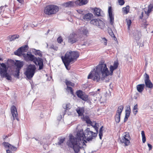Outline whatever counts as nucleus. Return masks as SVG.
Masks as SVG:
<instances>
[{"mask_svg": "<svg viewBox=\"0 0 153 153\" xmlns=\"http://www.w3.org/2000/svg\"><path fill=\"white\" fill-rule=\"evenodd\" d=\"M28 49V47L27 45L22 46L14 52V54L19 56H23V55L24 54L23 53L27 52Z\"/></svg>", "mask_w": 153, "mask_h": 153, "instance_id": "nucleus-11", "label": "nucleus"}, {"mask_svg": "<svg viewBox=\"0 0 153 153\" xmlns=\"http://www.w3.org/2000/svg\"><path fill=\"white\" fill-rule=\"evenodd\" d=\"M0 60L2 61L3 59L0 57ZM1 68H0V74L1 77H6L7 80L11 79V76L7 73L8 68L6 65L4 63H0Z\"/></svg>", "mask_w": 153, "mask_h": 153, "instance_id": "nucleus-6", "label": "nucleus"}, {"mask_svg": "<svg viewBox=\"0 0 153 153\" xmlns=\"http://www.w3.org/2000/svg\"><path fill=\"white\" fill-rule=\"evenodd\" d=\"M35 73L26 69L25 74L29 79H31L34 76Z\"/></svg>", "mask_w": 153, "mask_h": 153, "instance_id": "nucleus-18", "label": "nucleus"}, {"mask_svg": "<svg viewBox=\"0 0 153 153\" xmlns=\"http://www.w3.org/2000/svg\"><path fill=\"white\" fill-rule=\"evenodd\" d=\"M75 4V2L71 1L63 3L62 6L65 7H74Z\"/></svg>", "mask_w": 153, "mask_h": 153, "instance_id": "nucleus-16", "label": "nucleus"}, {"mask_svg": "<svg viewBox=\"0 0 153 153\" xmlns=\"http://www.w3.org/2000/svg\"><path fill=\"white\" fill-rule=\"evenodd\" d=\"M108 13L109 16L113 15L112 7L111 6H110L108 7Z\"/></svg>", "mask_w": 153, "mask_h": 153, "instance_id": "nucleus-40", "label": "nucleus"}, {"mask_svg": "<svg viewBox=\"0 0 153 153\" xmlns=\"http://www.w3.org/2000/svg\"><path fill=\"white\" fill-rule=\"evenodd\" d=\"M153 9V3L150 4L148 7L147 10H144L145 13L147 16L146 18L149 16L150 13L152 11Z\"/></svg>", "mask_w": 153, "mask_h": 153, "instance_id": "nucleus-17", "label": "nucleus"}, {"mask_svg": "<svg viewBox=\"0 0 153 153\" xmlns=\"http://www.w3.org/2000/svg\"><path fill=\"white\" fill-rule=\"evenodd\" d=\"M103 128V126H102L100 128V129L99 130V136L100 137V139H102V131L103 130L102 128Z\"/></svg>", "mask_w": 153, "mask_h": 153, "instance_id": "nucleus-36", "label": "nucleus"}, {"mask_svg": "<svg viewBox=\"0 0 153 153\" xmlns=\"http://www.w3.org/2000/svg\"><path fill=\"white\" fill-rule=\"evenodd\" d=\"M79 56V53L78 52L70 51H67L65 56H62L61 58L66 68L69 70L70 68L68 69V67L70 63L76 61Z\"/></svg>", "mask_w": 153, "mask_h": 153, "instance_id": "nucleus-3", "label": "nucleus"}, {"mask_svg": "<svg viewBox=\"0 0 153 153\" xmlns=\"http://www.w3.org/2000/svg\"><path fill=\"white\" fill-rule=\"evenodd\" d=\"M26 69L35 73L36 68L35 65L30 64L27 66Z\"/></svg>", "mask_w": 153, "mask_h": 153, "instance_id": "nucleus-20", "label": "nucleus"}, {"mask_svg": "<svg viewBox=\"0 0 153 153\" xmlns=\"http://www.w3.org/2000/svg\"><path fill=\"white\" fill-rule=\"evenodd\" d=\"M109 34L112 37H114V35L112 31H111V32L109 33Z\"/></svg>", "mask_w": 153, "mask_h": 153, "instance_id": "nucleus-48", "label": "nucleus"}, {"mask_svg": "<svg viewBox=\"0 0 153 153\" xmlns=\"http://www.w3.org/2000/svg\"><path fill=\"white\" fill-rule=\"evenodd\" d=\"M138 111V105L136 104L134 107L133 110V111L134 114L136 115Z\"/></svg>", "mask_w": 153, "mask_h": 153, "instance_id": "nucleus-32", "label": "nucleus"}, {"mask_svg": "<svg viewBox=\"0 0 153 153\" xmlns=\"http://www.w3.org/2000/svg\"><path fill=\"white\" fill-rule=\"evenodd\" d=\"M15 65L16 66L18 69H19L20 70L23 66L22 62L19 61H17L15 63Z\"/></svg>", "mask_w": 153, "mask_h": 153, "instance_id": "nucleus-28", "label": "nucleus"}, {"mask_svg": "<svg viewBox=\"0 0 153 153\" xmlns=\"http://www.w3.org/2000/svg\"><path fill=\"white\" fill-rule=\"evenodd\" d=\"M23 56L26 61H30L33 62L36 65L39 66V69H42L44 66L43 59L40 58H36L32 54L31 52H28L27 54H24Z\"/></svg>", "mask_w": 153, "mask_h": 153, "instance_id": "nucleus-4", "label": "nucleus"}, {"mask_svg": "<svg viewBox=\"0 0 153 153\" xmlns=\"http://www.w3.org/2000/svg\"><path fill=\"white\" fill-rule=\"evenodd\" d=\"M7 153H12L11 151L9 149L7 150H6Z\"/></svg>", "mask_w": 153, "mask_h": 153, "instance_id": "nucleus-54", "label": "nucleus"}, {"mask_svg": "<svg viewBox=\"0 0 153 153\" xmlns=\"http://www.w3.org/2000/svg\"><path fill=\"white\" fill-rule=\"evenodd\" d=\"M126 113H130V111H128L126 110Z\"/></svg>", "mask_w": 153, "mask_h": 153, "instance_id": "nucleus-55", "label": "nucleus"}, {"mask_svg": "<svg viewBox=\"0 0 153 153\" xmlns=\"http://www.w3.org/2000/svg\"><path fill=\"white\" fill-rule=\"evenodd\" d=\"M110 22L111 25H113L114 23V17L113 15H109Z\"/></svg>", "mask_w": 153, "mask_h": 153, "instance_id": "nucleus-38", "label": "nucleus"}, {"mask_svg": "<svg viewBox=\"0 0 153 153\" xmlns=\"http://www.w3.org/2000/svg\"><path fill=\"white\" fill-rule=\"evenodd\" d=\"M9 136L8 135H4L3 137V139L4 140L5 139L7 138Z\"/></svg>", "mask_w": 153, "mask_h": 153, "instance_id": "nucleus-52", "label": "nucleus"}, {"mask_svg": "<svg viewBox=\"0 0 153 153\" xmlns=\"http://www.w3.org/2000/svg\"><path fill=\"white\" fill-rule=\"evenodd\" d=\"M143 12H142L141 14V15L140 16V18L141 19H142L143 17Z\"/></svg>", "mask_w": 153, "mask_h": 153, "instance_id": "nucleus-51", "label": "nucleus"}, {"mask_svg": "<svg viewBox=\"0 0 153 153\" xmlns=\"http://www.w3.org/2000/svg\"><path fill=\"white\" fill-rule=\"evenodd\" d=\"M102 40L103 41L104 45H106L107 44V40L105 38H103Z\"/></svg>", "mask_w": 153, "mask_h": 153, "instance_id": "nucleus-47", "label": "nucleus"}, {"mask_svg": "<svg viewBox=\"0 0 153 153\" xmlns=\"http://www.w3.org/2000/svg\"><path fill=\"white\" fill-rule=\"evenodd\" d=\"M65 82L66 85H67V87H69V86H71L72 87H74L75 86V84L70 81H68L67 80H65Z\"/></svg>", "mask_w": 153, "mask_h": 153, "instance_id": "nucleus-29", "label": "nucleus"}, {"mask_svg": "<svg viewBox=\"0 0 153 153\" xmlns=\"http://www.w3.org/2000/svg\"><path fill=\"white\" fill-rule=\"evenodd\" d=\"M98 132H94L87 128L84 131L82 129L78 130L75 137L72 135H70L67 142L68 147L73 148L76 153H78L81 148L88 141L92 140L96 137Z\"/></svg>", "mask_w": 153, "mask_h": 153, "instance_id": "nucleus-1", "label": "nucleus"}, {"mask_svg": "<svg viewBox=\"0 0 153 153\" xmlns=\"http://www.w3.org/2000/svg\"><path fill=\"white\" fill-rule=\"evenodd\" d=\"M141 135L142 136V142L143 143H145L146 141V137L144 131H141Z\"/></svg>", "mask_w": 153, "mask_h": 153, "instance_id": "nucleus-31", "label": "nucleus"}, {"mask_svg": "<svg viewBox=\"0 0 153 153\" xmlns=\"http://www.w3.org/2000/svg\"><path fill=\"white\" fill-rule=\"evenodd\" d=\"M94 13L95 15H97V16H102V12L100 9L95 8L94 9Z\"/></svg>", "mask_w": 153, "mask_h": 153, "instance_id": "nucleus-22", "label": "nucleus"}, {"mask_svg": "<svg viewBox=\"0 0 153 153\" xmlns=\"http://www.w3.org/2000/svg\"><path fill=\"white\" fill-rule=\"evenodd\" d=\"M89 126H92L95 130L97 132H98V124L96 121H94L92 122V123L89 124Z\"/></svg>", "mask_w": 153, "mask_h": 153, "instance_id": "nucleus-24", "label": "nucleus"}, {"mask_svg": "<svg viewBox=\"0 0 153 153\" xmlns=\"http://www.w3.org/2000/svg\"><path fill=\"white\" fill-rule=\"evenodd\" d=\"M126 110H127V111H131V108H130V106H129L127 108V109H126Z\"/></svg>", "mask_w": 153, "mask_h": 153, "instance_id": "nucleus-53", "label": "nucleus"}, {"mask_svg": "<svg viewBox=\"0 0 153 153\" xmlns=\"http://www.w3.org/2000/svg\"><path fill=\"white\" fill-rule=\"evenodd\" d=\"M130 114H129V113H126V115H128V116H129Z\"/></svg>", "mask_w": 153, "mask_h": 153, "instance_id": "nucleus-57", "label": "nucleus"}, {"mask_svg": "<svg viewBox=\"0 0 153 153\" xmlns=\"http://www.w3.org/2000/svg\"><path fill=\"white\" fill-rule=\"evenodd\" d=\"M144 87L145 85L144 84H139L136 86L137 90L140 93H142L143 92Z\"/></svg>", "mask_w": 153, "mask_h": 153, "instance_id": "nucleus-21", "label": "nucleus"}, {"mask_svg": "<svg viewBox=\"0 0 153 153\" xmlns=\"http://www.w3.org/2000/svg\"><path fill=\"white\" fill-rule=\"evenodd\" d=\"M131 138L129 133L126 132L121 137L120 142L124 144L125 146H128L130 144Z\"/></svg>", "mask_w": 153, "mask_h": 153, "instance_id": "nucleus-7", "label": "nucleus"}, {"mask_svg": "<svg viewBox=\"0 0 153 153\" xmlns=\"http://www.w3.org/2000/svg\"><path fill=\"white\" fill-rule=\"evenodd\" d=\"M59 7L57 5L51 4L45 7L43 12L47 15L50 16L56 14L59 10Z\"/></svg>", "mask_w": 153, "mask_h": 153, "instance_id": "nucleus-5", "label": "nucleus"}, {"mask_svg": "<svg viewBox=\"0 0 153 153\" xmlns=\"http://www.w3.org/2000/svg\"><path fill=\"white\" fill-rule=\"evenodd\" d=\"M100 91V89H97V91Z\"/></svg>", "mask_w": 153, "mask_h": 153, "instance_id": "nucleus-58", "label": "nucleus"}, {"mask_svg": "<svg viewBox=\"0 0 153 153\" xmlns=\"http://www.w3.org/2000/svg\"><path fill=\"white\" fill-rule=\"evenodd\" d=\"M67 87L68 90L70 92L71 94L72 95H74V92L72 88L70 87Z\"/></svg>", "mask_w": 153, "mask_h": 153, "instance_id": "nucleus-43", "label": "nucleus"}, {"mask_svg": "<svg viewBox=\"0 0 153 153\" xmlns=\"http://www.w3.org/2000/svg\"><path fill=\"white\" fill-rule=\"evenodd\" d=\"M49 31H50V30H48V33Z\"/></svg>", "mask_w": 153, "mask_h": 153, "instance_id": "nucleus-59", "label": "nucleus"}, {"mask_svg": "<svg viewBox=\"0 0 153 153\" xmlns=\"http://www.w3.org/2000/svg\"><path fill=\"white\" fill-rule=\"evenodd\" d=\"M2 144L5 148H7L9 149H10L12 151H15L17 149L16 147L10 144L7 142H4Z\"/></svg>", "mask_w": 153, "mask_h": 153, "instance_id": "nucleus-15", "label": "nucleus"}, {"mask_svg": "<svg viewBox=\"0 0 153 153\" xmlns=\"http://www.w3.org/2000/svg\"><path fill=\"white\" fill-rule=\"evenodd\" d=\"M119 4L120 5H123L125 4L124 0H118Z\"/></svg>", "mask_w": 153, "mask_h": 153, "instance_id": "nucleus-44", "label": "nucleus"}, {"mask_svg": "<svg viewBox=\"0 0 153 153\" xmlns=\"http://www.w3.org/2000/svg\"><path fill=\"white\" fill-rule=\"evenodd\" d=\"M147 145L149 147V150H151L152 149V146L149 143H148Z\"/></svg>", "mask_w": 153, "mask_h": 153, "instance_id": "nucleus-50", "label": "nucleus"}, {"mask_svg": "<svg viewBox=\"0 0 153 153\" xmlns=\"http://www.w3.org/2000/svg\"><path fill=\"white\" fill-rule=\"evenodd\" d=\"M19 37V35L17 34H15L13 35H10L8 36L9 39L10 41H12L16 39Z\"/></svg>", "mask_w": 153, "mask_h": 153, "instance_id": "nucleus-25", "label": "nucleus"}, {"mask_svg": "<svg viewBox=\"0 0 153 153\" xmlns=\"http://www.w3.org/2000/svg\"><path fill=\"white\" fill-rule=\"evenodd\" d=\"M129 116H128V115H125V117L124 118V121L125 122L127 120V119L129 117Z\"/></svg>", "mask_w": 153, "mask_h": 153, "instance_id": "nucleus-49", "label": "nucleus"}, {"mask_svg": "<svg viewBox=\"0 0 153 153\" xmlns=\"http://www.w3.org/2000/svg\"><path fill=\"white\" fill-rule=\"evenodd\" d=\"M82 33L86 36H87L88 34V32L87 28H84L82 30Z\"/></svg>", "mask_w": 153, "mask_h": 153, "instance_id": "nucleus-33", "label": "nucleus"}, {"mask_svg": "<svg viewBox=\"0 0 153 153\" xmlns=\"http://www.w3.org/2000/svg\"><path fill=\"white\" fill-rule=\"evenodd\" d=\"M77 12L79 14H82L83 15H84L83 11L81 10L78 9L76 10Z\"/></svg>", "mask_w": 153, "mask_h": 153, "instance_id": "nucleus-46", "label": "nucleus"}, {"mask_svg": "<svg viewBox=\"0 0 153 153\" xmlns=\"http://www.w3.org/2000/svg\"><path fill=\"white\" fill-rule=\"evenodd\" d=\"M34 54L36 55H38L40 56H41L42 55L40 51L39 50H35Z\"/></svg>", "mask_w": 153, "mask_h": 153, "instance_id": "nucleus-37", "label": "nucleus"}, {"mask_svg": "<svg viewBox=\"0 0 153 153\" xmlns=\"http://www.w3.org/2000/svg\"><path fill=\"white\" fill-rule=\"evenodd\" d=\"M83 120L86 121V123L88 125L92 123V121L90 120L89 116L86 115L83 116Z\"/></svg>", "mask_w": 153, "mask_h": 153, "instance_id": "nucleus-26", "label": "nucleus"}, {"mask_svg": "<svg viewBox=\"0 0 153 153\" xmlns=\"http://www.w3.org/2000/svg\"><path fill=\"white\" fill-rule=\"evenodd\" d=\"M123 105H120L117 111V114L119 115H120L122 112L123 109Z\"/></svg>", "mask_w": 153, "mask_h": 153, "instance_id": "nucleus-30", "label": "nucleus"}, {"mask_svg": "<svg viewBox=\"0 0 153 153\" xmlns=\"http://www.w3.org/2000/svg\"><path fill=\"white\" fill-rule=\"evenodd\" d=\"M76 94L77 97L82 100L87 102L89 100L88 95L82 90H77L76 92Z\"/></svg>", "mask_w": 153, "mask_h": 153, "instance_id": "nucleus-9", "label": "nucleus"}, {"mask_svg": "<svg viewBox=\"0 0 153 153\" xmlns=\"http://www.w3.org/2000/svg\"><path fill=\"white\" fill-rule=\"evenodd\" d=\"M79 37V34L77 33L72 32L68 37V42L71 44H73L78 41Z\"/></svg>", "mask_w": 153, "mask_h": 153, "instance_id": "nucleus-8", "label": "nucleus"}, {"mask_svg": "<svg viewBox=\"0 0 153 153\" xmlns=\"http://www.w3.org/2000/svg\"><path fill=\"white\" fill-rule=\"evenodd\" d=\"M68 104H66V110H68Z\"/></svg>", "mask_w": 153, "mask_h": 153, "instance_id": "nucleus-56", "label": "nucleus"}, {"mask_svg": "<svg viewBox=\"0 0 153 153\" xmlns=\"http://www.w3.org/2000/svg\"><path fill=\"white\" fill-rule=\"evenodd\" d=\"M91 24L98 26L99 28L103 29L105 27L103 22L99 19H94L91 20L90 22Z\"/></svg>", "mask_w": 153, "mask_h": 153, "instance_id": "nucleus-10", "label": "nucleus"}, {"mask_svg": "<svg viewBox=\"0 0 153 153\" xmlns=\"http://www.w3.org/2000/svg\"><path fill=\"white\" fill-rule=\"evenodd\" d=\"M88 2V0H78L75 1V4L76 5L80 6L86 4Z\"/></svg>", "mask_w": 153, "mask_h": 153, "instance_id": "nucleus-19", "label": "nucleus"}, {"mask_svg": "<svg viewBox=\"0 0 153 153\" xmlns=\"http://www.w3.org/2000/svg\"><path fill=\"white\" fill-rule=\"evenodd\" d=\"M130 7L129 5H127L125 7L123 8V12L126 14H127L129 11Z\"/></svg>", "mask_w": 153, "mask_h": 153, "instance_id": "nucleus-27", "label": "nucleus"}, {"mask_svg": "<svg viewBox=\"0 0 153 153\" xmlns=\"http://www.w3.org/2000/svg\"><path fill=\"white\" fill-rule=\"evenodd\" d=\"M76 111L79 116H82L84 112V108H78L76 110Z\"/></svg>", "mask_w": 153, "mask_h": 153, "instance_id": "nucleus-23", "label": "nucleus"}, {"mask_svg": "<svg viewBox=\"0 0 153 153\" xmlns=\"http://www.w3.org/2000/svg\"><path fill=\"white\" fill-rule=\"evenodd\" d=\"M144 82L146 87L151 89L153 87V84L149 79L148 74L145 73L144 75Z\"/></svg>", "mask_w": 153, "mask_h": 153, "instance_id": "nucleus-12", "label": "nucleus"}, {"mask_svg": "<svg viewBox=\"0 0 153 153\" xmlns=\"http://www.w3.org/2000/svg\"><path fill=\"white\" fill-rule=\"evenodd\" d=\"M5 6L6 7V6H7V5H5Z\"/></svg>", "mask_w": 153, "mask_h": 153, "instance_id": "nucleus-60", "label": "nucleus"}, {"mask_svg": "<svg viewBox=\"0 0 153 153\" xmlns=\"http://www.w3.org/2000/svg\"><path fill=\"white\" fill-rule=\"evenodd\" d=\"M120 115L116 114L115 117V120L117 123H119L120 121Z\"/></svg>", "mask_w": 153, "mask_h": 153, "instance_id": "nucleus-34", "label": "nucleus"}, {"mask_svg": "<svg viewBox=\"0 0 153 153\" xmlns=\"http://www.w3.org/2000/svg\"><path fill=\"white\" fill-rule=\"evenodd\" d=\"M93 14L91 13H88L84 15L83 16H80L79 19L82 20L88 21L90 20L92 18Z\"/></svg>", "mask_w": 153, "mask_h": 153, "instance_id": "nucleus-14", "label": "nucleus"}, {"mask_svg": "<svg viewBox=\"0 0 153 153\" xmlns=\"http://www.w3.org/2000/svg\"><path fill=\"white\" fill-rule=\"evenodd\" d=\"M126 21L128 25V30H129L130 27L131 23V20L130 19H126Z\"/></svg>", "mask_w": 153, "mask_h": 153, "instance_id": "nucleus-35", "label": "nucleus"}, {"mask_svg": "<svg viewBox=\"0 0 153 153\" xmlns=\"http://www.w3.org/2000/svg\"><path fill=\"white\" fill-rule=\"evenodd\" d=\"M10 110L12 115L13 117V120L15 119L17 120H19L18 116V114L17 111V109L14 105L12 106L10 108Z\"/></svg>", "mask_w": 153, "mask_h": 153, "instance_id": "nucleus-13", "label": "nucleus"}, {"mask_svg": "<svg viewBox=\"0 0 153 153\" xmlns=\"http://www.w3.org/2000/svg\"><path fill=\"white\" fill-rule=\"evenodd\" d=\"M51 48L55 51H57L58 49V48L56 45H52L51 47Z\"/></svg>", "mask_w": 153, "mask_h": 153, "instance_id": "nucleus-41", "label": "nucleus"}, {"mask_svg": "<svg viewBox=\"0 0 153 153\" xmlns=\"http://www.w3.org/2000/svg\"><path fill=\"white\" fill-rule=\"evenodd\" d=\"M118 65L119 63L117 61H114L113 65H111L110 66V72L107 67L104 61L102 60L99 62V65L91 71L88 78L92 79L94 81L98 82L100 80L101 74L102 79L110 75H112L114 71L117 68Z\"/></svg>", "mask_w": 153, "mask_h": 153, "instance_id": "nucleus-2", "label": "nucleus"}, {"mask_svg": "<svg viewBox=\"0 0 153 153\" xmlns=\"http://www.w3.org/2000/svg\"><path fill=\"white\" fill-rule=\"evenodd\" d=\"M57 41L58 43H61L63 42V39L62 37L59 36L57 39Z\"/></svg>", "mask_w": 153, "mask_h": 153, "instance_id": "nucleus-42", "label": "nucleus"}, {"mask_svg": "<svg viewBox=\"0 0 153 153\" xmlns=\"http://www.w3.org/2000/svg\"><path fill=\"white\" fill-rule=\"evenodd\" d=\"M65 140V138L60 139V140H59V141L58 142V144L60 145H62V144L63 143H64Z\"/></svg>", "mask_w": 153, "mask_h": 153, "instance_id": "nucleus-39", "label": "nucleus"}, {"mask_svg": "<svg viewBox=\"0 0 153 153\" xmlns=\"http://www.w3.org/2000/svg\"><path fill=\"white\" fill-rule=\"evenodd\" d=\"M20 70L19 69H17V70L15 71L16 73L15 74V76L19 78V73H20Z\"/></svg>", "mask_w": 153, "mask_h": 153, "instance_id": "nucleus-45", "label": "nucleus"}]
</instances>
